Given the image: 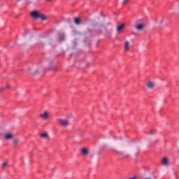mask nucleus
I'll use <instances>...</instances> for the list:
<instances>
[{
    "label": "nucleus",
    "instance_id": "5",
    "mask_svg": "<svg viewBox=\"0 0 179 179\" xmlns=\"http://www.w3.org/2000/svg\"><path fill=\"white\" fill-rule=\"evenodd\" d=\"M129 42L126 41L124 43V51H129Z\"/></svg>",
    "mask_w": 179,
    "mask_h": 179
},
{
    "label": "nucleus",
    "instance_id": "3",
    "mask_svg": "<svg viewBox=\"0 0 179 179\" xmlns=\"http://www.w3.org/2000/svg\"><path fill=\"white\" fill-rule=\"evenodd\" d=\"M141 21H142L141 20H138L136 21V24L135 26V29H136V30H138V31L143 30L145 25L143 24H138Z\"/></svg>",
    "mask_w": 179,
    "mask_h": 179
},
{
    "label": "nucleus",
    "instance_id": "14",
    "mask_svg": "<svg viewBox=\"0 0 179 179\" xmlns=\"http://www.w3.org/2000/svg\"><path fill=\"white\" fill-rule=\"evenodd\" d=\"M156 134V129H152L150 131V135H155Z\"/></svg>",
    "mask_w": 179,
    "mask_h": 179
},
{
    "label": "nucleus",
    "instance_id": "17",
    "mask_svg": "<svg viewBox=\"0 0 179 179\" xmlns=\"http://www.w3.org/2000/svg\"><path fill=\"white\" fill-rule=\"evenodd\" d=\"M123 3H128V0H124Z\"/></svg>",
    "mask_w": 179,
    "mask_h": 179
},
{
    "label": "nucleus",
    "instance_id": "12",
    "mask_svg": "<svg viewBox=\"0 0 179 179\" xmlns=\"http://www.w3.org/2000/svg\"><path fill=\"white\" fill-rule=\"evenodd\" d=\"M81 153L83 155H87V153H89V150H87V149H86V148H83V149H81Z\"/></svg>",
    "mask_w": 179,
    "mask_h": 179
},
{
    "label": "nucleus",
    "instance_id": "10",
    "mask_svg": "<svg viewBox=\"0 0 179 179\" xmlns=\"http://www.w3.org/2000/svg\"><path fill=\"white\" fill-rule=\"evenodd\" d=\"M5 139H12L13 138V135L12 134H6L4 136Z\"/></svg>",
    "mask_w": 179,
    "mask_h": 179
},
{
    "label": "nucleus",
    "instance_id": "16",
    "mask_svg": "<svg viewBox=\"0 0 179 179\" xmlns=\"http://www.w3.org/2000/svg\"><path fill=\"white\" fill-rule=\"evenodd\" d=\"M6 166H8V163H6V162H4V163H3V165H2V167H6Z\"/></svg>",
    "mask_w": 179,
    "mask_h": 179
},
{
    "label": "nucleus",
    "instance_id": "9",
    "mask_svg": "<svg viewBox=\"0 0 179 179\" xmlns=\"http://www.w3.org/2000/svg\"><path fill=\"white\" fill-rule=\"evenodd\" d=\"M147 86L150 89H152V88L155 87V83L154 82H149V83H147Z\"/></svg>",
    "mask_w": 179,
    "mask_h": 179
},
{
    "label": "nucleus",
    "instance_id": "11",
    "mask_svg": "<svg viewBox=\"0 0 179 179\" xmlns=\"http://www.w3.org/2000/svg\"><path fill=\"white\" fill-rule=\"evenodd\" d=\"M41 138H44L45 139H48V134L47 133H42L41 134Z\"/></svg>",
    "mask_w": 179,
    "mask_h": 179
},
{
    "label": "nucleus",
    "instance_id": "8",
    "mask_svg": "<svg viewBox=\"0 0 179 179\" xmlns=\"http://www.w3.org/2000/svg\"><path fill=\"white\" fill-rule=\"evenodd\" d=\"M124 27H125V24H122L119 25L117 27V31H121V30H122L124 29Z\"/></svg>",
    "mask_w": 179,
    "mask_h": 179
},
{
    "label": "nucleus",
    "instance_id": "18",
    "mask_svg": "<svg viewBox=\"0 0 179 179\" xmlns=\"http://www.w3.org/2000/svg\"><path fill=\"white\" fill-rule=\"evenodd\" d=\"M47 1H51V0H47Z\"/></svg>",
    "mask_w": 179,
    "mask_h": 179
},
{
    "label": "nucleus",
    "instance_id": "4",
    "mask_svg": "<svg viewBox=\"0 0 179 179\" xmlns=\"http://www.w3.org/2000/svg\"><path fill=\"white\" fill-rule=\"evenodd\" d=\"M39 117L43 120H48L49 117L48 112H44L43 113L40 114Z\"/></svg>",
    "mask_w": 179,
    "mask_h": 179
},
{
    "label": "nucleus",
    "instance_id": "15",
    "mask_svg": "<svg viewBox=\"0 0 179 179\" xmlns=\"http://www.w3.org/2000/svg\"><path fill=\"white\" fill-rule=\"evenodd\" d=\"M17 143H19V141H17V140H14V141H13V145H14V146H16V145H17Z\"/></svg>",
    "mask_w": 179,
    "mask_h": 179
},
{
    "label": "nucleus",
    "instance_id": "1",
    "mask_svg": "<svg viewBox=\"0 0 179 179\" xmlns=\"http://www.w3.org/2000/svg\"><path fill=\"white\" fill-rule=\"evenodd\" d=\"M31 16L34 17V19H41L42 20H45L47 17L44 14L40 13L38 11L34 10L31 13Z\"/></svg>",
    "mask_w": 179,
    "mask_h": 179
},
{
    "label": "nucleus",
    "instance_id": "6",
    "mask_svg": "<svg viewBox=\"0 0 179 179\" xmlns=\"http://www.w3.org/2000/svg\"><path fill=\"white\" fill-rule=\"evenodd\" d=\"M10 87V85H9L8 84H7L6 85V87H2L1 89H0V92L2 93V92H4V90H6V89H9Z\"/></svg>",
    "mask_w": 179,
    "mask_h": 179
},
{
    "label": "nucleus",
    "instance_id": "2",
    "mask_svg": "<svg viewBox=\"0 0 179 179\" xmlns=\"http://www.w3.org/2000/svg\"><path fill=\"white\" fill-rule=\"evenodd\" d=\"M57 122H59V124H60V125H62V127H68V125H69V122L68 121V120L58 119Z\"/></svg>",
    "mask_w": 179,
    "mask_h": 179
},
{
    "label": "nucleus",
    "instance_id": "19",
    "mask_svg": "<svg viewBox=\"0 0 179 179\" xmlns=\"http://www.w3.org/2000/svg\"><path fill=\"white\" fill-rule=\"evenodd\" d=\"M17 1H20V0H17Z\"/></svg>",
    "mask_w": 179,
    "mask_h": 179
},
{
    "label": "nucleus",
    "instance_id": "7",
    "mask_svg": "<svg viewBox=\"0 0 179 179\" xmlns=\"http://www.w3.org/2000/svg\"><path fill=\"white\" fill-rule=\"evenodd\" d=\"M162 163L163 166H167V164H169V159H167V158L165 157L162 160Z\"/></svg>",
    "mask_w": 179,
    "mask_h": 179
},
{
    "label": "nucleus",
    "instance_id": "13",
    "mask_svg": "<svg viewBox=\"0 0 179 179\" xmlns=\"http://www.w3.org/2000/svg\"><path fill=\"white\" fill-rule=\"evenodd\" d=\"M74 22L76 23V24H80V19L76 17L74 19Z\"/></svg>",
    "mask_w": 179,
    "mask_h": 179
}]
</instances>
